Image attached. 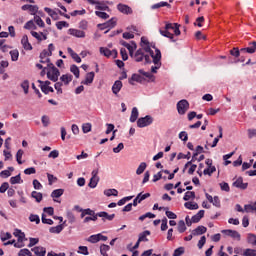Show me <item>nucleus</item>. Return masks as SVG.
<instances>
[{
  "instance_id": "e433bc0d",
  "label": "nucleus",
  "mask_w": 256,
  "mask_h": 256,
  "mask_svg": "<svg viewBox=\"0 0 256 256\" xmlns=\"http://www.w3.org/2000/svg\"><path fill=\"white\" fill-rule=\"evenodd\" d=\"M10 183L11 185H17L19 183H23V180L21 179V174L11 177Z\"/></svg>"
},
{
  "instance_id": "2f4dec72",
  "label": "nucleus",
  "mask_w": 256,
  "mask_h": 256,
  "mask_svg": "<svg viewBox=\"0 0 256 256\" xmlns=\"http://www.w3.org/2000/svg\"><path fill=\"white\" fill-rule=\"evenodd\" d=\"M134 81H136V83H141L143 81V77H141L139 74H133L129 79L130 85H134Z\"/></svg>"
},
{
  "instance_id": "4c0bfd02",
  "label": "nucleus",
  "mask_w": 256,
  "mask_h": 256,
  "mask_svg": "<svg viewBox=\"0 0 256 256\" xmlns=\"http://www.w3.org/2000/svg\"><path fill=\"white\" fill-rule=\"evenodd\" d=\"M39 87H40L42 93H44L45 95H49V93H55V90L51 86H41V85H39Z\"/></svg>"
},
{
  "instance_id": "6ab92c4d",
  "label": "nucleus",
  "mask_w": 256,
  "mask_h": 256,
  "mask_svg": "<svg viewBox=\"0 0 256 256\" xmlns=\"http://www.w3.org/2000/svg\"><path fill=\"white\" fill-rule=\"evenodd\" d=\"M249 45L250 47L240 49L241 53H249L250 55H253L256 51V42H250Z\"/></svg>"
},
{
  "instance_id": "5701e85b",
  "label": "nucleus",
  "mask_w": 256,
  "mask_h": 256,
  "mask_svg": "<svg viewBox=\"0 0 256 256\" xmlns=\"http://www.w3.org/2000/svg\"><path fill=\"white\" fill-rule=\"evenodd\" d=\"M13 235L18 238V243H23L25 241V233L20 229H15Z\"/></svg>"
},
{
  "instance_id": "49530a36",
  "label": "nucleus",
  "mask_w": 256,
  "mask_h": 256,
  "mask_svg": "<svg viewBox=\"0 0 256 256\" xmlns=\"http://www.w3.org/2000/svg\"><path fill=\"white\" fill-rule=\"evenodd\" d=\"M190 199H195V192L194 191H187L184 194V197H183L184 201H189Z\"/></svg>"
},
{
  "instance_id": "393cba45",
  "label": "nucleus",
  "mask_w": 256,
  "mask_h": 256,
  "mask_svg": "<svg viewBox=\"0 0 256 256\" xmlns=\"http://www.w3.org/2000/svg\"><path fill=\"white\" fill-rule=\"evenodd\" d=\"M204 233H207V227L205 226H198L192 231V235L194 237L197 235H204Z\"/></svg>"
},
{
  "instance_id": "8fccbe9b",
  "label": "nucleus",
  "mask_w": 256,
  "mask_h": 256,
  "mask_svg": "<svg viewBox=\"0 0 256 256\" xmlns=\"http://www.w3.org/2000/svg\"><path fill=\"white\" fill-rule=\"evenodd\" d=\"M109 249H111V248L109 247V245H107V244L101 245V246H100V253H101V255H103V256H109V254H107V251H109Z\"/></svg>"
},
{
  "instance_id": "423d86ee",
  "label": "nucleus",
  "mask_w": 256,
  "mask_h": 256,
  "mask_svg": "<svg viewBox=\"0 0 256 256\" xmlns=\"http://www.w3.org/2000/svg\"><path fill=\"white\" fill-rule=\"evenodd\" d=\"M154 66L151 67V73H157L161 69V50L156 49V57L154 58Z\"/></svg>"
},
{
  "instance_id": "4d7b16f0",
  "label": "nucleus",
  "mask_w": 256,
  "mask_h": 256,
  "mask_svg": "<svg viewBox=\"0 0 256 256\" xmlns=\"http://www.w3.org/2000/svg\"><path fill=\"white\" fill-rule=\"evenodd\" d=\"M88 242H89V243H99V234L91 235V236L88 238Z\"/></svg>"
},
{
  "instance_id": "bf43d9fd",
  "label": "nucleus",
  "mask_w": 256,
  "mask_h": 256,
  "mask_svg": "<svg viewBox=\"0 0 256 256\" xmlns=\"http://www.w3.org/2000/svg\"><path fill=\"white\" fill-rule=\"evenodd\" d=\"M120 55L122 57V61H127V59H129V55L127 54V50L125 48L120 49Z\"/></svg>"
},
{
  "instance_id": "4468645a",
  "label": "nucleus",
  "mask_w": 256,
  "mask_h": 256,
  "mask_svg": "<svg viewBox=\"0 0 256 256\" xmlns=\"http://www.w3.org/2000/svg\"><path fill=\"white\" fill-rule=\"evenodd\" d=\"M148 197H151L150 193H139L136 198L133 200V207H137L138 203H141V201H145V199H148Z\"/></svg>"
},
{
  "instance_id": "473e14b6",
  "label": "nucleus",
  "mask_w": 256,
  "mask_h": 256,
  "mask_svg": "<svg viewBox=\"0 0 256 256\" xmlns=\"http://www.w3.org/2000/svg\"><path fill=\"white\" fill-rule=\"evenodd\" d=\"M31 197L36 200L37 203L43 201V194L41 192L33 191Z\"/></svg>"
},
{
  "instance_id": "69168bd1",
  "label": "nucleus",
  "mask_w": 256,
  "mask_h": 256,
  "mask_svg": "<svg viewBox=\"0 0 256 256\" xmlns=\"http://www.w3.org/2000/svg\"><path fill=\"white\" fill-rule=\"evenodd\" d=\"M165 215L168 217V219H177V214H175L172 211H169V209L165 210Z\"/></svg>"
},
{
  "instance_id": "cd10ccee",
  "label": "nucleus",
  "mask_w": 256,
  "mask_h": 256,
  "mask_svg": "<svg viewBox=\"0 0 256 256\" xmlns=\"http://www.w3.org/2000/svg\"><path fill=\"white\" fill-rule=\"evenodd\" d=\"M139 119V110L137 107L132 108L131 116H130V123H135Z\"/></svg>"
},
{
  "instance_id": "680f3d73",
  "label": "nucleus",
  "mask_w": 256,
  "mask_h": 256,
  "mask_svg": "<svg viewBox=\"0 0 256 256\" xmlns=\"http://www.w3.org/2000/svg\"><path fill=\"white\" fill-rule=\"evenodd\" d=\"M185 253V248L184 247H179L174 250L173 256H181Z\"/></svg>"
},
{
  "instance_id": "2eb2a0df",
  "label": "nucleus",
  "mask_w": 256,
  "mask_h": 256,
  "mask_svg": "<svg viewBox=\"0 0 256 256\" xmlns=\"http://www.w3.org/2000/svg\"><path fill=\"white\" fill-rule=\"evenodd\" d=\"M222 233L227 235V237H232V239H237L238 241L241 240V234L236 230H222Z\"/></svg>"
},
{
  "instance_id": "9b49d317",
  "label": "nucleus",
  "mask_w": 256,
  "mask_h": 256,
  "mask_svg": "<svg viewBox=\"0 0 256 256\" xmlns=\"http://www.w3.org/2000/svg\"><path fill=\"white\" fill-rule=\"evenodd\" d=\"M100 53L101 55H104V57H113V59H117L118 52L117 50H110L109 48L100 47Z\"/></svg>"
},
{
  "instance_id": "aec40b11",
  "label": "nucleus",
  "mask_w": 256,
  "mask_h": 256,
  "mask_svg": "<svg viewBox=\"0 0 256 256\" xmlns=\"http://www.w3.org/2000/svg\"><path fill=\"white\" fill-rule=\"evenodd\" d=\"M234 187H237V189L245 190L247 187H249L248 183H243V177H239L234 183Z\"/></svg>"
},
{
  "instance_id": "f257e3e1",
  "label": "nucleus",
  "mask_w": 256,
  "mask_h": 256,
  "mask_svg": "<svg viewBox=\"0 0 256 256\" xmlns=\"http://www.w3.org/2000/svg\"><path fill=\"white\" fill-rule=\"evenodd\" d=\"M160 35H162L163 37H167L168 39H170L172 41V43H175L174 35L179 36L181 35V30H179V26L177 23H167L165 25V30H159Z\"/></svg>"
},
{
  "instance_id": "a211bd4d",
  "label": "nucleus",
  "mask_w": 256,
  "mask_h": 256,
  "mask_svg": "<svg viewBox=\"0 0 256 256\" xmlns=\"http://www.w3.org/2000/svg\"><path fill=\"white\" fill-rule=\"evenodd\" d=\"M31 251L36 256H45L47 254V249H45V247H42V246H36L32 248Z\"/></svg>"
},
{
  "instance_id": "7ed1b4c3",
  "label": "nucleus",
  "mask_w": 256,
  "mask_h": 256,
  "mask_svg": "<svg viewBox=\"0 0 256 256\" xmlns=\"http://www.w3.org/2000/svg\"><path fill=\"white\" fill-rule=\"evenodd\" d=\"M133 59L137 62V63H141V61H143V59H145V63H151V58L149 57V55H145V52H143V49H138L135 54H133Z\"/></svg>"
},
{
  "instance_id": "5fc2aeb1",
  "label": "nucleus",
  "mask_w": 256,
  "mask_h": 256,
  "mask_svg": "<svg viewBox=\"0 0 256 256\" xmlns=\"http://www.w3.org/2000/svg\"><path fill=\"white\" fill-rule=\"evenodd\" d=\"M24 29H37V26H35V22H33V20H30L24 25Z\"/></svg>"
},
{
  "instance_id": "bb28decb",
  "label": "nucleus",
  "mask_w": 256,
  "mask_h": 256,
  "mask_svg": "<svg viewBox=\"0 0 256 256\" xmlns=\"http://www.w3.org/2000/svg\"><path fill=\"white\" fill-rule=\"evenodd\" d=\"M205 217V210H200L196 215L192 216V223H199Z\"/></svg>"
},
{
  "instance_id": "f704fd0d",
  "label": "nucleus",
  "mask_w": 256,
  "mask_h": 256,
  "mask_svg": "<svg viewBox=\"0 0 256 256\" xmlns=\"http://www.w3.org/2000/svg\"><path fill=\"white\" fill-rule=\"evenodd\" d=\"M44 11L48 13V15H50V17H52L53 19L55 20L59 19V15L57 14V12L52 10L51 8L45 7Z\"/></svg>"
},
{
  "instance_id": "20e7f679",
  "label": "nucleus",
  "mask_w": 256,
  "mask_h": 256,
  "mask_svg": "<svg viewBox=\"0 0 256 256\" xmlns=\"http://www.w3.org/2000/svg\"><path fill=\"white\" fill-rule=\"evenodd\" d=\"M153 124V117L151 115H146L145 117H141L137 120V127L143 129V127H149V125Z\"/></svg>"
},
{
  "instance_id": "37998d69",
  "label": "nucleus",
  "mask_w": 256,
  "mask_h": 256,
  "mask_svg": "<svg viewBox=\"0 0 256 256\" xmlns=\"http://www.w3.org/2000/svg\"><path fill=\"white\" fill-rule=\"evenodd\" d=\"M70 71H71V73H73V75L76 77V79H79L80 71H79V67H77V65H75V64L71 65Z\"/></svg>"
},
{
  "instance_id": "13d9d810",
  "label": "nucleus",
  "mask_w": 256,
  "mask_h": 256,
  "mask_svg": "<svg viewBox=\"0 0 256 256\" xmlns=\"http://www.w3.org/2000/svg\"><path fill=\"white\" fill-rule=\"evenodd\" d=\"M95 15L100 19H109V14H107L106 12L96 11Z\"/></svg>"
},
{
  "instance_id": "dca6fc26",
  "label": "nucleus",
  "mask_w": 256,
  "mask_h": 256,
  "mask_svg": "<svg viewBox=\"0 0 256 256\" xmlns=\"http://www.w3.org/2000/svg\"><path fill=\"white\" fill-rule=\"evenodd\" d=\"M117 9L118 11H120V13H123L124 15H131V13H133V9L125 4H118Z\"/></svg>"
},
{
  "instance_id": "c9c22d12",
  "label": "nucleus",
  "mask_w": 256,
  "mask_h": 256,
  "mask_svg": "<svg viewBox=\"0 0 256 256\" xmlns=\"http://www.w3.org/2000/svg\"><path fill=\"white\" fill-rule=\"evenodd\" d=\"M104 195H106V197H117L119 195V191H117V189H107L104 191Z\"/></svg>"
},
{
  "instance_id": "052dcab7",
  "label": "nucleus",
  "mask_w": 256,
  "mask_h": 256,
  "mask_svg": "<svg viewBox=\"0 0 256 256\" xmlns=\"http://www.w3.org/2000/svg\"><path fill=\"white\" fill-rule=\"evenodd\" d=\"M244 256H256V250L248 248L244 251Z\"/></svg>"
},
{
  "instance_id": "a18cd8bd",
  "label": "nucleus",
  "mask_w": 256,
  "mask_h": 256,
  "mask_svg": "<svg viewBox=\"0 0 256 256\" xmlns=\"http://www.w3.org/2000/svg\"><path fill=\"white\" fill-rule=\"evenodd\" d=\"M63 193H64L63 189H56V190H53V192L51 193V197H53L54 199H59V197H61Z\"/></svg>"
},
{
  "instance_id": "3c124183",
  "label": "nucleus",
  "mask_w": 256,
  "mask_h": 256,
  "mask_svg": "<svg viewBox=\"0 0 256 256\" xmlns=\"http://www.w3.org/2000/svg\"><path fill=\"white\" fill-rule=\"evenodd\" d=\"M247 241L250 245L256 247V235L255 234H248Z\"/></svg>"
},
{
  "instance_id": "6e6552de",
  "label": "nucleus",
  "mask_w": 256,
  "mask_h": 256,
  "mask_svg": "<svg viewBox=\"0 0 256 256\" xmlns=\"http://www.w3.org/2000/svg\"><path fill=\"white\" fill-rule=\"evenodd\" d=\"M92 177L90 179V182L88 183V187H90V189H95V187H97L98 183H99V169H95L92 171L91 173Z\"/></svg>"
},
{
  "instance_id": "f8f14e48",
  "label": "nucleus",
  "mask_w": 256,
  "mask_h": 256,
  "mask_svg": "<svg viewBox=\"0 0 256 256\" xmlns=\"http://www.w3.org/2000/svg\"><path fill=\"white\" fill-rule=\"evenodd\" d=\"M69 35H72V37H77L78 39H85V31L78 30L75 28H70L68 30Z\"/></svg>"
},
{
  "instance_id": "09e8293b",
  "label": "nucleus",
  "mask_w": 256,
  "mask_h": 256,
  "mask_svg": "<svg viewBox=\"0 0 256 256\" xmlns=\"http://www.w3.org/2000/svg\"><path fill=\"white\" fill-rule=\"evenodd\" d=\"M185 231H187V226H185V221L180 220L178 222V232L179 233H185Z\"/></svg>"
},
{
  "instance_id": "c85d7f7f",
  "label": "nucleus",
  "mask_w": 256,
  "mask_h": 256,
  "mask_svg": "<svg viewBox=\"0 0 256 256\" xmlns=\"http://www.w3.org/2000/svg\"><path fill=\"white\" fill-rule=\"evenodd\" d=\"M63 229H65V222H63V224H60L58 226L50 227L49 231L50 233L59 234L61 233V231H63Z\"/></svg>"
},
{
  "instance_id": "e2e57ef3",
  "label": "nucleus",
  "mask_w": 256,
  "mask_h": 256,
  "mask_svg": "<svg viewBox=\"0 0 256 256\" xmlns=\"http://www.w3.org/2000/svg\"><path fill=\"white\" fill-rule=\"evenodd\" d=\"M56 27H57V29H59L61 31V29H63V27H69V23H67L65 21H59L56 23Z\"/></svg>"
},
{
  "instance_id": "9d476101",
  "label": "nucleus",
  "mask_w": 256,
  "mask_h": 256,
  "mask_svg": "<svg viewBox=\"0 0 256 256\" xmlns=\"http://www.w3.org/2000/svg\"><path fill=\"white\" fill-rule=\"evenodd\" d=\"M90 5H95V9L98 11H108L109 6L105 4V2L97 1V0H87Z\"/></svg>"
},
{
  "instance_id": "0eeeda50",
  "label": "nucleus",
  "mask_w": 256,
  "mask_h": 256,
  "mask_svg": "<svg viewBox=\"0 0 256 256\" xmlns=\"http://www.w3.org/2000/svg\"><path fill=\"white\" fill-rule=\"evenodd\" d=\"M188 110H189V102L187 100L183 99L177 103V111L179 115H185V113H187Z\"/></svg>"
},
{
  "instance_id": "c03bdc74",
  "label": "nucleus",
  "mask_w": 256,
  "mask_h": 256,
  "mask_svg": "<svg viewBox=\"0 0 256 256\" xmlns=\"http://www.w3.org/2000/svg\"><path fill=\"white\" fill-rule=\"evenodd\" d=\"M63 82H56L54 84V89L57 91V95H63Z\"/></svg>"
},
{
  "instance_id": "0e129e2a",
  "label": "nucleus",
  "mask_w": 256,
  "mask_h": 256,
  "mask_svg": "<svg viewBox=\"0 0 256 256\" xmlns=\"http://www.w3.org/2000/svg\"><path fill=\"white\" fill-rule=\"evenodd\" d=\"M230 55H232V57H239L241 55V50H239V48H233L230 50Z\"/></svg>"
},
{
  "instance_id": "1a4fd4ad",
  "label": "nucleus",
  "mask_w": 256,
  "mask_h": 256,
  "mask_svg": "<svg viewBox=\"0 0 256 256\" xmlns=\"http://www.w3.org/2000/svg\"><path fill=\"white\" fill-rule=\"evenodd\" d=\"M119 43L122 45V47H126V49L129 51L130 57H133V53L137 49V43H135V41H131V44H129L125 40H120Z\"/></svg>"
},
{
  "instance_id": "f3484780",
  "label": "nucleus",
  "mask_w": 256,
  "mask_h": 256,
  "mask_svg": "<svg viewBox=\"0 0 256 256\" xmlns=\"http://www.w3.org/2000/svg\"><path fill=\"white\" fill-rule=\"evenodd\" d=\"M21 44L23 46V49H25V51H33V46L31 45V43H29V37L27 35H24L22 37Z\"/></svg>"
},
{
  "instance_id": "58836bf2",
  "label": "nucleus",
  "mask_w": 256,
  "mask_h": 256,
  "mask_svg": "<svg viewBox=\"0 0 256 256\" xmlns=\"http://www.w3.org/2000/svg\"><path fill=\"white\" fill-rule=\"evenodd\" d=\"M11 171H15V168L8 167V170H3L0 173V177H3L4 179H7V177H11Z\"/></svg>"
},
{
  "instance_id": "603ef678",
  "label": "nucleus",
  "mask_w": 256,
  "mask_h": 256,
  "mask_svg": "<svg viewBox=\"0 0 256 256\" xmlns=\"http://www.w3.org/2000/svg\"><path fill=\"white\" fill-rule=\"evenodd\" d=\"M215 171H217L216 167H208V168L204 169L203 174L211 176V175H213V173H215Z\"/></svg>"
},
{
  "instance_id": "a878e982",
  "label": "nucleus",
  "mask_w": 256,
  "mask_h": 256,
  "mask_svg": "<svg viewBox=\"0 0 256 256\" xmlns=\"http://www.w3.org/2000/svg\"><path fill=\"white\" fill-rule=\"evenodd\" d=\"M95 79V72H89L86 74L85 81H82L83 85H91Z\"/></svg>"
},
{
  "instance_id": "c756f323",
  "label": "nucleus",
  "mask_w": 256,
  "mask_h": 256,
  "mask_svg": "<svg viewBox=\"0 0 256 256\" xmlns=\"http://www.w3.org/2000/svg\"><path fill=\"white\" fill-rule=\"evenodd\" d=\"M184 207L186 209H189L190 211H195V210L199 209V204H197L196 202H186L184 204Z\"/></svg>"
},
{
  "instance_id": "79ce46f5",
  "label": "nucleus",
  "mask_w": 256,
  "mask_h": 256,
  "mask_svg": "<svg viewBox=\"0 0 256 256\" xmlns=\"http://www.w3.org/2000/svg\"><path fill=\"white\" fill-rule=\"evenodd\" d=\"M145 169H147V163L141 162L139 167L136 170V174L137 175H142V173L145 172Z\"/></svg>"
},
{
  "instance_id": "7c9ffc66",
  "label": "nucleus",
  "mask_w": 256,
  "mask_h": 256,
  "mask_svg": "<svg viewBox=\"0 0 256 256\" xmlns=\"http://www.w3.org/2000/svg\"><path fill=\"white\" fill-rule=\"evenodd\" d=\"M151 235V231L145 230L144 232L139 234L138 241L141 243L142 241L147 242L149 239H147V236Z\"/></svg>"
},
{
  "instance_id": "4be33fe9",
  "label": "nucleus",
  "mask_w": 256,
  "mask_h": 256,
  "mask_svg": "<svg viewBox=\"0 0 256 256\" xmlns=\"http://www.w3.org/2000/svg\"><path fill=\"white\" fill-rule=\"evenodd\" d=\"M99 217L102 218V221H113V219H115V214H109L105 211L102 212H98Z\"/></svg>"
},
{
  "instance_id": "338daca9",
  "label": "nucleus",
  "mask_w": 256,
  "mask_h": 256,
  "mask_svg": "<svg viewBox=\"0 0 256 256\" xmlns=\"http://www.w3.org/2000/svg\"><path fill=\"white\" fill-rule=\"evenodd\" d=\"M11 237H13V235H11V233H9V232H6V233L1 234L0 239H1V241L4 242V241L11 239Z\"/></svg>"
},
{
  "instance_id": "de8ad7c7",
  "label": "nucleus",
  "mask_w": 256,
  "mask_h": 256,
  "mask_svg": "<svg viewBox=\"0 0 256 256\" xmlns=\"http://www.w3.org/2000/svg\"><path fill=\"white\" fill-rule=\"evenodd\" d=\"M11 61H18L19 60V50L14 49L10 51Z\"/></svg>"
},
{
  "instance_id": "39448f33",
  "label": "nucleus",
  "mask_w": 256,
  "mask_h": 256,
  "mask_svg": "<svg viewBox=\"0 0 256 256\" xmlns=\"http://www.w3.org/2000/svg\"><path fill=\"white\" fill-rule=\"evenodd\" d=\"M115 25H117V19L111 18L109 21H107L103 24H98V28L101 31H105V29H108L107 31H105V33H109V31H111V29H113V27H115Z\"/></svg>"
},
{
  "instance_id": "b1692460",
  "label": "nucleus",
  "mask_w": 256,
  "mask_h": 256,
  "mask_svg": "<svg viewBox=\"0 0 256 256\" xmlns=\"http://www.w3.org/2000/svg\"><path fill=\"white\" fill-rule=\"evenodd\" d=\"M60 81L62 83V85H69V83H71V81H73V75L71 74H63L60 77Z\"/></svg>"
},
{
  "instance_id": "ddd939ff",
  "label": "nucleus",
  "mask_w": 256,
  "mask_h": 256,
  "mask_svg": "<svg viewBox=\"0 0 256 256\" xmlns=\"http://www.w3.org/2000/svg\"><path fill=\"white\" fill-rule=\"evenodd\" d=\"M89 215L92 221H97V217H99V213H95L92 209L87 208L83 214L80 215L81 219H85V216Z\"/></svg>"
},
{
  "instance_id": "412c9836",
  "label": "nucleus",
  "mask_w": 256,
  "mask_h": 256,
  "mask_svg": "<svg viewBox=\"0 0 256 256\" xmlns=\"http://www.w3.org/2000/svg\"><path fill=\"white\" fill-rule=\"evenodd\" d=\"M121 89H123V82H121V80H116L112 86V93H114V95H118Z\"/></svg>"
},
{
  "instance_id": "ea45409f",
  "label": "nucleus",
  "mask_w": 256,
  "mask_h": 256,
  "mask_svg": "<svg viewBox=\"0 0 256 256\" xmlns=\"http://www.w3.org/2000/svg\"><path fill=\"white\" fill-rule=\"evenodd\" d=\"M29 221L31 223H36V225H39L41 223V218H39V215L37 214H30Z\"/></svg>"
},
{
  "instance_id": "864d4df0",
  "label": "nucleus",
  "mask_w": 256,
  "mask_h": 256,
  "mask_svg": "<svg viewBox=\"0 0 256 256\" xmlns=\"http://www.w3.org/2000/svg\"><path fill=\"white\" fill-rule=\"evenodd\" d=\"M21 87L24 90L25 95H27V93H29V81L28 80H24L21 83Z\"/></svg>"
},
{
  "instance_id": "6e6d98bb",
  "label": "nucleus",
  "mask_w": 256,
  "mask_h": 256,
  "mask_svg": "<svg viewBox=\"0 0 256 256\" xmlns=\"http://www.w3.org/2000/svg\"><path fill=\"white\" fill-rule=\"evenodd\" d=\"M47 217V215H45V213H43L42 214V223L44 224V225H53V220L52 219H47L46 218Z\"/></svg>"
},
{
  "instance_id": "a19ab883",
  "label": "nucleus",
  "mask_w": 256,
  "mask_h": 256,
  "mask_svg": "<svg viewBox=\"0 0 256 256\" xmlns=\"http://www.w3.org/2000/svg\"><path fill=\"white\" fill-rule=\"evenodd\" d=\"M24 151L19 149L16 153V161L18 163V165H23V161L21 159H23V155H24Z\"/></svg>"
},
{
  "instance_id": "72a5a7b5",
  "label": "nucleus",
  "mask_w": 256,
  "mask_h": 256,
  "mask_svg": "<svg viewBox=\"0 0 256 256\" xmlns=\"http://www.w3.org/2000/svg\"><path fill=\"white\" fill-rule=\"evenodd\" d=\"M161 7H168V9H171V4L168 2H159L151 6V9H161Z\"/></svg>"
},
{
  "instance_id": "f03ea898",
  "label": "nucleus",
  "mask_w": 256,
  "mask_h": 256,
  "mask_svg": "<svg viewBox=\"0 0 256 256\" xmlns=\"http://www.w3.org/2000/svg\"><path fill=\"white\" fill-rule=\"evenodd\" d=\"M48 69L47 78L50 79V81H53V83H57V81H59V75H61V72H59V69H57L53 63L48 64Z\"/></svg>"
},
{
  "instance_id": "774afa93",
  "label": "nucleus",
  "mask_w": 256,
  "mask_h": 256,
  "mask_svg": "<svg viewBox=\"0 0 256 256\" xmlns=\"http://www.w3.org/2000/svg\"><path fill=\"white\" fill-rule=\"evenodd\" d=\"M31 255V251L27 248L21 249L18 253V256H29Z\"/></svg>"
}]
</instances>
